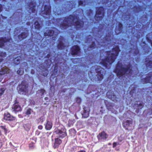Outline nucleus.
<instances>
[{
    "instance_id": "obj_15",
    "label": "nucleus",
    "mask_w": 152,
    "mask_h": 152,
    "mask_svg": "<svg viewBox=\"0 0 152 152\" xmlns=\"http://www.w3.org/2000/svg\"><path fill=\"white\" fill-rule=\"evenodd\" d=\"M132 124V120H126L124 121L123 123V126L126 129H127V128L129 127L130 125Z\"/></svg>"
},
{
    "instance_id": "obj_21",
    "label": "nucleus",
    "mask_w": 152,
    "mask_h": 152,
    "mask_svg": "<svg viewBox=\"0 0 152 152\" xmlns=\"http://www.w3.org/2000/svg\"><path fill=\"white\" fill-rule=\"evenodd\" d=\"M21 58L20 56H18L13 60V62L15 64H18L20 63V61L21 60Z\"/></svg>"
},
{
    "instance_id": "obj_24",
    "label": "nucleus",
    "mask_w": 152,
    "mask_h": 152,
    "mask_svg": "<svg viewBox=\"0 0 152 152\" xmlns=\"http://www.w3.org/2000/svg\"><path fill=\"white\" fill-rule=\"evenodd\" d=\"M145 63L147 68H151L152 67V61H148L146 60Z\"/></svg>"
},
{
    "instance_id": "obj_11",
    "label": "nucleus",
    "mask_w": 152,
    "mask_h": 152,
    "mask_svg": "<svg viewBox=\"0 0 152 152\" xmlns=\"http://www.w3.org/2000/svg\"><path fill=\"white\" fill-rule=\"evenodd\" d=\"M4 119L7 121H13L15 119V117L11 115L10 113H5Z\"/></svg>"
},
{
    "instance_id": "obj_17",
    "label": "nucleus",
    "mask_w": 152,
    "mask_h": 152,
    "mask_svg": "<svg viewBox=\"0 0 152 152\" xmlns=\"http://www.w3.org/2000/svg\"><path fill=\"white\" fill-rule=\"evenodd\" d=\"M28 35V31H26V32L22 33L21 34L19 35L18 36V38L20 40H22L26 38Z\"/></svg>"
},
{
    "instance_id": "obj_51",
    "label": "nucleus",
    "mask_w": 152,
    "mask_h": 152,
    "mask_svg": "<svg viewBox=\"0 0 152 152\" xmlns=\"http://www.w3.org/2000/svg\"><path fill=\"white\" fill-rule=\"evenodd\" d=\"M77 100H79V101H80V99H77Z\"/></svg>"
},
{
    "instance_id": "obj_22",
    "label": "nucleus",
    "mask_w": 152,
    "mask_h": 152,
    "mask_svg": "<svg viewBox=\"0 0 152 152\" xmlns=\"http://www.w3.org/2000/svg\"><path fill=\"white\" fill-rule=\"evenodd\" d=\"M52 127V124L51 122L48 121H47V123L45 126V128L47 130H49Z\"/></svg>"
},
{
    "instance_id": "obj_30",
    "label": "nucleus",
    "mask_w": 152,
    "mask_h": 152,
    "mask_svg": "<svg viewBox=\"0 0 152 152\" xmlns=\"http://www.w3.org/2000/svg\"><path fill=\"white\" fill-rule=\"evenodd\" d=\"M105 41L104 42V43H105L106 42H109L111 41V36L110 35L108 36H107L105 38Z\"/></svg>"
},
{
    "instance_id": "obj_14",
    "label": "nucleus",
    "mask_w": 152,
    "mask_h": 152,
    "mask_svg": "<svg viewBox=\"0 0 152 152\" xmlns=\"http://www.w3.org/2000/svg\"><path fill=\"white\" fill-rule=\"evenodd\" d=\"M10 40V39H7L6 38L0 39V47H2L4 46L5 44L8 43Z\"/></svg>"
},
{
    "instance_id": "obj_32",
    "label": "nucleus",
    "mask_w": 152,
    "mask_h": 152,
    "mask_svg": "<svg viewBox=\"0 0 152 152\" xmlns=\"http://www.w3.org/2000/svg\"><path fill=\"white\" fill-rule=\"evenodd\" d=\"M23 70H21L20 69L19 70L17 71V74L20 75H21L23 74Z\"/></svg>"
},
{
    "instance_id": "obj_27",
    "label": "nucleus",
    "mask_w": 152,
    "mask_h": 152,
    "mask_svg": "<svg viewBox=\"0 0 152 152\" xmlns=\"http://www.w3.org/2000/svg\"><path fill=\"white\" fill-rule=\"evenodd\" d=\"M6 54L5 53L1 52L0 51V63L2 62L3 60L2 58L6 57Z\"/></svg>"
},
{
    "instance_id": "obj_23",
    "label": "nucleus",
    "mask_w": 152,
    "mask_h": 152,
    "mask_svg": "<svg viewBox=\"0 0 152 152\" xmlns=\"http://www.w3.org/2000/svg\"><path fill=\"white\" fill-rule=\"evenodd\" d=\"M101 34L102 33H101V31H98V33L97 34H96V38H95V39L96 41H98L97 42L98 43H100L101 42H99L98 41L99 40V38H100L101 37H102V35H101L100 34Z\"/></svg>"
},
{
    "instance_id": "obj_38",
    "label": "nucleus",
    "mask_w": 152,
    "mask_h": 152,
    "mask_svg": "<svg viewBox=\"0 0 152 152\" xmlns=\"http://www.w3.org/2000/svg\"><path fill=\"white\" fill-rule=\"evenodd\" d=\"M5 73H6V70H5V71H0V74H1V75L4 74Z\"/></svg>"
},
{
    "instance_id": "obj_48",
    "label": "nucleus",
    "mask_w": 152,
    "mask_h": 152,
    "mask_svg": "<svg viewBox=\"0 0 152 152\" xmlns=\"http://www.w3.org/2000/svg\"><path fill=\"white\" fill-rule=\"evenodd\" d=\"M27 25H29L30 24L29 22L27 23Z\"/></svg>"
},
{
    "instance_id": "obj_4",
    "label": "nucleus",
    "mask_w": 152,
    "mask_h": 152,
    "mask_svg": "<svg viewBox=\"0 0 152 152\" xmlns=\"http://www.w3.org/2000/svg\"><path fill=\"white\" fill-rule=\"evenodd\" d=\"M28 85L24 82H22L17 88L19 93L21 94H26L27 92Z\"/></svg>"
},
{
    "instance_id": "obj_33",
    "label": "nucleus",
    "mask_w": 152,
    "mask_h": 152,
    "mask_svg": "<svg viewBox=\"0 0 152 152\" xmlns=\"http://www.w3.org/2000/svg\"><path fill=\"white\" fill-rule=\"evenodd\" d=\"M5 90V88H1L0 89V95H2L4 92Z\"/></svg>"
},
{
    "instance_id": "obj_29",
    "label": "nucleus",
    "mask_w": 152,
    "mask_h": 152,
    "mask_svg": "<svg viewBox=\"0 0 152 152\" xmlns=\"http://www.w3.org/2000/svg\"><path fill=\"white\" fill-rule=\"evenodd\" d=\"M89 115V113L88 111H87L85 110L83 113V117L84 118H87L88 117Z\"/></svg>"
},
{
    "instance_id": "obj_36",
    "label": "nucleus",
    "mask_w": 152,
    "mask_h": 152,
    "mask_svg": "<svg viewBox=\"0 0 152 152\" xmlns=\"http://www.w3.org/2000/svg\"><path fill=\"white\" fill-rule=\"evenodd\" d=\"M107 102H105V104L106 105V106L107 107V108L108 109V110H110V105L109 104H107Z\"/></svg>"
},
{
    "instance_id": "obj_43",
    "label": "nucleus",
    "mask_w": 152,
    "mask_h": 152,
    "mask_svg": "<svg viewBox=\"0 0 152 152\" xmlns=\"http://www.w3.org/2000/svg\"><path fill=\"white\" fill-rule=\"evenodd\" d=\"M2 5L0 4V12L2 11Z\"/></svg>"
},
{
    "instance_id": "obj_26",
    "label": "nucleus",
    "mask_w": 152,
    "mask_h": 152,
    "mask_svg": "<svg viewBox=\"0 0 152 152\" xmlns=\"http://www.w3.org/2000/svg\"><path fill=\"white\" fill-rule=\"evenodd\" d=\"M98 80L99 81L101 80L103 78V75L101 74V72H98V74L96 75Z\"/></svg>"
},
{
    "instance_id": "obj_45",
    "label": "nucleus",
    "mask_w": 152,
    "mask_h": 152,
    "mask_svg": "<svg viewBox=\"0 0 152 152\" xmlns=\"http://www.w3.org/2000/svg\"><path fill=\"white\" fill-rule=\"evenodd\" d=\"M45 91L44 89H42L41 90V92H42V94H43V93Z\"/></svg>"
},
{
    "instance_id": "obj_44",
    "label": "nucleus",
    "mask_w": 152,
    "mask_h": 152,
    "mask_svg": "<svg viewBox=\"0 0 152 152\" xmlns=\"http://www.w3.org/2000/svg\"><path fill=\"white\" fill-rule=\"evenodd\" d=\"M62 20H61V19H57V21H59V22H61Z\"/></svg>"
},
{
    "instance_id": "obj_16",
    "label": "nucleus",
    "mask_w": 152,
    "mask_h": 152,
    "mask_svg": "<svg viewBox=\"0 0 152 152\" xmlns=\"http://www.w3.org/2000/svg\"><path fill=\"white\" fill-rule=\"evenodd\" d=\"M107 95L108 98L113 101H114L116 98V96L114 95L113 93L111 92H108L107 93Z\"/></svg>"
},
{
    "instance_id": "obj_18",
    "label": "nucleus",
    "mask_w": 152,
    "mask_h": 152,
    "mask_svg": "<svg viewBox=\"0 0 152 152\" xmlns=\"http://www.w3.org/2000/svg\"><path fill=\"white\" fill-rule=\"evenodd\" d=\"M93 38H91V37L90 36H89L88 37V38L87 42V43H90V41H92V44L90 45V48H94V47L95 46V45L94 43V41H93Z\"/></svg>"
},
{
    "instance_id": "obj_5",
    "label": "nucleus",
    "mask_w": 152,
    "mask_h": 152,
    "mask_svg": "<svg viewBox=\"0 0 152 152\" xmlns=\"http://www.w3.org/2000/svg\"><path fill=\"white\" fill-rule=\"evenodd\" d=\"M104 16V8H99L96 11L95 18L97 21L101 20Z\"/></svg>"
},
{
    "instance_id": "obj_13",
    "label": "nucleus",
    "mask_w": 152,
    "mask_h": 152,
    "mask_svg": "<svg viewBox=\"0 0 152 152\" xmlns=\"http://www.w3.org/2000/svg\"><path fill=\"white\" fill-rule=\"evenodd\" d=\"M152 76V74H150V76L147 77L145 78L142 79V82L143 83H152V79L151 77Z\"/></svg>"
},
{
    "instance_id": "obj_39",
    "label": "nucleus",
    "mask_w": 152,
    "mask_h": 152,
    "mask_svg": "<svg viewBox=\"0 0 152 152\" xmlns=\"http://www.w3.org/2000/svg\"><path fill=\"white\" fill-rule=\"evenodd\" d=\"M2 145V140H0V148H1Z\"/></svg>"
},
{
    "instance_id": "obj_20",
    "label": "nucleus",
    "mask_w": 152,
    "mask_h": 152,
    "mask_svg": "<svg viewBox=\"0 0 152 152\" xmlns=\"http://www.w3.org/2000/svg\"><path fill=\"white\" fill-rule=\"evenodd\" d=\"M56 132L59 135V137L61 138H63L66 135L65 133L61 130H58L56 131Z\"/></svg>"
},
{
    "instance_id": "obj_37",
    "label": "nucleus",
    "mask_w": 152,
    "mask_h": 152,
    "mask_svg": "<svg viewBox=\"0 0 152 152\" xmlns=\"http://www.w3.org/2000/svg\"><path fill=\"white\" fill-rule=\"evenodd\" d=\"M1 128L4 130V132L6 133L7 132V130H6L5 127L4 126H1Z\"/></svg>"
},
{
    "instance_id": "obj_35",
    "label": "nucleus",
    "mask_w": 152,
    "mask_h": 152,
    "mask_svg": "<svg viewBox=\"0 0 152 152\" xmlns=\"http://www.w3.org/2000/svg\"><path fill=\"white\" fill-rule=\"evenodd\" d=\"M79 5L80 6H84L85 5L83 4V2L82 1H79Z\"/></svg>"
},
{
    "instance_id": "obj_10",
    "label": "nucleus",
    "mask_w": 152,
    "mask_h": 152,
    "mask_svg": "<svg viewBox=\"0 0 152 152\" xmlns=\"http://www.w3.org/2000/svg\"><path fill=\"white\" fill-rule=\"evenodd\" d=\"M42 13H45L46 15L49 16L47 18H49L50 13V7L49 5H46L44 7V11H42Z\"/></svg>"
},
{
    "instance_id": "obj_3",
    "label": "nucleus",
    "mask_w": 152,
    "mask_h": 152,
    "mask_svg": "<svg viewBox=\"0 0 152 152\" xmlns=\"http://www.w3.org/2000/svg\"><path fill=\"white\" fill-rule=\"evenodd\" d=\"M115 72L118 76L120 77L124 75L131 74L132 72L131 67L130 65L125 66L118 62L116 66Z\"/></svg>"
},
{
    "instance_id": "obj_31",
    "label": "nucleus",
    "mask_w": 152,
    "mask_h": 152,
    "mask_svg": "<svg viewBox=\"0 0 152 152\" xmlns=\"http://www.w3.org/2000/svg\"><path fill=\"white\" fill-rule=\"evenodd\" d=\"M34 25L36 28L39 29L40 28V25L38 22H36L34 23Z\"/></svg>"
},
{
    "instance_id": "obj_49",
    "label": "nucleus",
    "mask_w": 152,
    "mask_h": 152,
    "mask_svg": "<svg viewBox=\"0 0 152 152\" xmlns=\"http://www.w3.org/2000/svg\"><path fill=\"white\" fill-rule=\"evenodd\" d=\"M1 131H0V135H1Z\"/></svg>"
},
{
    "instance_id": "obj_25",
    "label": "nucleus",
    "mask_w": 152,
    "mask_h": 152,
    "mask_svg": "<svg viewBox=\"0 0 152 152\" xmlns=\"http://www.w3.org/2000/svg\"><path fill=\"white\" fill-rule=\"evenodd\" d=\"M36 6V4L35 3H34L32 4H30L29 6V9L31 10V12L33 13H34L35 10L34 8V7Z\"/></svg>"
},
{
    "instance_id": "obj_19",
    "label": "nucleus",
    "mask_w": 152,
    "mask_h": 152,
    "mask_svg": "<svg viewBox=\"0 0 152 152\" xmlns=\"http://www.w3.org/2000/svg\"><path fill=\"white\" fill-rule=\"evenodd\" d=\"M61 141L60 139H58V138L56 139L55 140V142L54 145V148H58V145L61 144Z\"/></svg>"
},
{
    "instance_id": "obj_12",
    "label": "nucleus",
    "mask_w": 152,
    "mask_h": 152,
    "mask_svg": "<svg viewBox=\"0 0 152 152\" xmlns=\"http://www.w3.org/2000/svg\"><path fill=\"white\" fill-rule=\"evenodd\" d=\"M99 140H106L108 137V135L104 132H103L99 133L97 136Z\"/></svg>"
},
{
    "instance_id": "obj_2",
    "label": "nucleus",
    "mask_w": 152,
    "mask_h": 152,
    "mask_svg": "<svg viewBox=\"0 0 152 152\" xmlns=\"http://www.w3.org/2000/svg\"><path fill=\"white\" fill-rule=\"evenodd\" d=\"M83 25V22L79 21L77 16L70 15L68 18H66L63 22L60 24V26L61 29H65L70 26H73L75 27L77 30L82 27Z\"/></svg>"
},
{
    "instance_id": "obj_34",
    "label": "nucleus",
    "mask_w": 152,
    "mask_h": 152,
    "mask_svg": "<svg viewBox=\"0 0 152 152\" xmlns=\"http://www.w3.org/2000/svg\"><path fill=\"white\" fill-rule=\"evenodd\" d=\"M31 109H29L27 110L26 114L27 115H30L31 114Z\"/></svg>"
},
{
    "instance_id": "obj_8",
    "label": "nucleus",
    "mask_w": 152,
    "mask_h": 152,
    "mask_svg": "<svg viewBox=\"0 0 152 152\" xmlns=\"http://www.w3.org/2000/svg\"><path fill=\"white\" fill-rule=\"evenodd\" d=\"M59 42V44L58 45V49H63L66 46L64 45V43L63 42L64 41V40L62 37H61V38L58 40Z\"/></svg>"
},
{
    "instance_id": "obj_9",
    "label": "nucleus",
    "mask_w": 152,
    "mask_h": 152,
    "mask_svg": "<svg viewBox=\"0 0 152 152\" xmlns=\"http://www.w3.org/2000/svg\"><path fill=\"white\" fill-rule=\"evenodd\" d=\"M80 49L77 45H75L72 49V55H77L80 52Z\"/></svg>"
},
{
    "instance_id": "obj_40",
    "label": "nucleus",
    "mask_w": 152,
    "mask_h": 152,
    "mask_svg": "<svg viewBox=\"0 0 152 152\" xmlns=\"http://www.w3.org/2000/svg\"><path fill=\"white\" fill-rule=\"evenodd\" d=\"M117 145V143L116 142H114L113 144V147H115Z\"/></svg>"
},
{
    "instance_id": "obj_7",
    "label": "nucleus",
    "mask_w": 152,
    "mask_h": 152,
    "mask_svg": "<svg viewBox=\"0 0 152 152\" xmlns=\"http://www.w3.org/2000/svg\"><path fill=\"white\" fill-rule=\"evenodd\" d=\"M21 110L22 109L20 106L18 104V102L15 100L12 107V111L15 113H16L18 112L21 111Z\"/></svg>"
},
{
    "instance_id": "obj_28",
    "label": "nucleus",
    "mask_w": 152,
    "mask_h": 152,
    "mask_svg": "<svg viewBox=\"0 0 152 152\" xmlns=\"http://www.w3.org/2000/svg\"><path fill=\"white\" fill-rule=\"evenodd\" d=\"M122 24L121 23H120L119 24L118 30H115V32L117 34H119L121 31V30L122 28Z\"/></svg>"
},
{
    "instance_id": "obj_50",
    "label": "nucleus",
    "mask_w": 152,
    "mask_h": 152,
    "mask_svg": "<svg viewBox=\"0 0 152 152\" xmlns=\"http://www.w3.org/2000/svg\"><path fill=\"white\" fill-rule=\"evenodd\" d=\"M140 105H141V107H142V104H140Z\"/></svg>"
},
{
    "instance_id": "obj_46",
    "label": "nucleus",
    "mask_w": 152,
    "mask_h": 152,
    "mask_svg": "<svg viewBox=\"0 0 152 152\" xmlns=\"http://www.w3.org/2000/svg\"><path fill=\"white\" fill-rule=\"evenodd\" d=\"M32 146H33V145L32 144H30L29 145V147L30 148H32Z\"/></svg>"
},
{
    "instance_id": "obj_42",
    "label": "nucleus",
    "mask_w": 152,
    "mask_h": 152,
    "mask_svg": "<svg viewBox=\"0 0 152 152\" xmlns=\"http://www.w3.org/2000/svg\"><path fill=\"white\" fill-rule=\"evenodd\" d=\"M38 128L39 129H41L42 128V126H38Z\"/></svg>"
},
{
    "instance_id": "obj_1",
    "label": "nucleus",
    "mask_w": 152,
    "mask_h": 152,
    "mask_svg": "<svg viewBox=\"0 0 152 152\" xmlns=\"http://www.w3.org/2000/svg\"><path fill=\"white\" fill-rule=\"evenodd\" d=\"M120 50L118 47H116L113 48L112 52L104 53L101 54V59L102 60L101 63L106 68H109L110 65L114 61L118 56Z\"/></svg>"
},
{
    "instance_id": "obj_47",
    "label": "nucleus",
    "mask_w": 152,
    "mask_h": 152,
    "mask_svg": "<svg viewBox=\"0 0 152 152\" xmlns=\"http://www.w3.org/2000/svg\"><path fill=\"white\" fill-rule=\"evenodd\" d=\"M78 152H85V151H80Z\"/></svg>"
},
{
    "instance_id": "obj_53",
    "label": "nucleus",
    "mask_w": 152,
    "mask_h": 152,
    "mask_svg": "<svg viewBox=\"0 0 152 152\" xmlns=\"http://www.w3.org/2000/svg\"><path fill=\"white\" fill-rule=\"evenodd\" d=\"M108 1H109V0H108Z\"/></svg>"
},
{
    "instance_id": "obj_6",
    "label": "nucleus",
    "mask_w": 152,
    "mask_h": 152,
    "mask_svg": "<svg viewBox=\"0 0 152 152\" xmlns=\"http://www.w3.org/2000/svg\"><path fill=\"white\" fill-rule=\"evenodd\" d=\"M59 33L58 31L56 29H54V30H49L47 32H45L44 34V35L45 36H53L52 38L53 40H54L55 38L56 37L55 36H57Z\"/></svg>"
},
{
    "instance_id": "obj_52",
    "label": "nucleus",
    "mask_w": 152,
    "mask_h": 152,
    "mask_svg": "<svg viewBox=\"0 0 152 152\" xmlns=\"http://www.w3.org/2000/svg\"><path fill=\"white\" fill-rule=\"evenodd\" d=\"M4 1H5V0H3Z\"/></svg>"
},
{
    "instance_id": "obj_41",
    "label": "nucleus",
    "mask_w": 152,
    "mask_h": 152,
    "mask_svg": "<svg viewBox=\"0 0 152 152\" xmlns=\"http://www.w3.org/2000/svg\"><path fill=\"white\" fill-rule=\"evenodd\" d=\"M23 65H24L25 66H26L27 65V64L26 62H24L22 64Z\"/></svg>"
}]
</instances>
